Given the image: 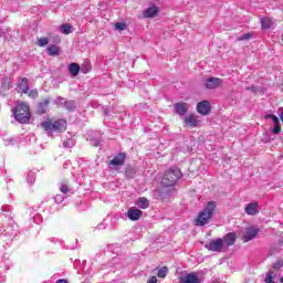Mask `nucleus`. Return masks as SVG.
I'll return each instance as SVG.
<instances>
[{
  "mask_svg": "<svg viewBox=\"0 0 283 283\" xmlns=\"http://www.w3.org/2000/svg\"><path fill=\"white\" fill-rule=\"evenodd\" d=\"M235 240H238L235 233L229 232L223 238H219L213 241V251H217L218 253H227V251H229V247H233L235 244Z\"/></svg>",
  "mask_w": 283,
  "mask_h": 283,
  "instance_id": "obj_1",
  "label": "nucleus"
},
{
  "mask_svg": "<svg viewBox=\"0 0 283 283\" xmlns=\"http://www.w3.org/2000/svg\"><path fill=\"white\" fill-rule=\"evenodd\" d=\"M211 216H213V201L208 202L207 207L199 212L197 218L193 220L195 227H205V224H209Z\"/></svg>",
  "mask_w": 283,
  "mask_h": 283,
  "instance_id": "obj_2",
  "label": "nucleus"
},
{
  "mask_svg": "<svg viewBox=\"0 0 283 283\" xmlns=\"http://www.w3.org/2000/svg\"><path fill=\"white\" fill-rule=\"evenodd\" d=\"M182 178V172L178 168H170L161 179L163 187H174Z\"/></svg>",
  "mask_w": 283,
  "mask_h": 283,
  "instance_id": "obj_3",
  "label": "nucleus"
},
{
  "mask_svg": "<svg viewBox=\"0 0 283 283\" xmlns=\"http://www.w3.org/2000/svg\"><path fill=\"white\" fill-rule=\"evenodd\" d=\"M13 116L18 123H30V106L25 103L18 104Z\"/></svg>",
  "mask_w": 283,
  "mask_h": 283,
  "instance_id": "obj_4",
  "label": "nucleus"
},
{
  "mask_svg": "<svg viewBox=\"0 0 283 283\" xmlns=\"http://www.w3.org/2000/svg\"><path fill=\"white\" fill-rule=\"evenodd\" d=\"M179 283H202V279L196 272L188 273L179 279Z\"/></svg>",
  "mask_w": 283,
  "mask_h": 283,
  "instance_id": "obj_5",
  "label": "nucleus"
},
{
  "mask_svg": "<svg viewBox=\"0 0 283 283\" xmlns=\"http://www.w3.org/2000/svg\"><path fill=\"white\" fill-rule=\"evenodd\" d=\"M260 203L258 201L248 203L247 207L244 208V211L247 216H258L260 212Z\"/></svg>",
  "mask_w": 283,
  "mask_h": 283,
  "instance_id": "obj_6",
  "label": "nucleus"
},
{
  "mask_svg": "<svg viewBox=\"0 0 283 283\" xmlns=\"http://www.w3.org/2000/svg\"><path fill=\"white\" fill-rule=\"evenodd\" d=\"M197 112L198 114H202L207 116L209 112H211V104L208 101H202L197 104Z\"/></svg>",
  "mask_w": 283,
  "mask_h": 283,
  "instance_id": "obj_7",
  "label": "nucleus"
},
{
  "mask_svg": "<svg viewBox=\"0 0 283 283\" xmlns=\"http://www.w3.org/2000/svg\"><path fill=\"white\" fill-rule=\"evenodd\" d=\"M125 158H127V155L125 153H119L109 161V165L113 167H123V165H125Z\"/></svg>",
  "mask_w": 283,
  "mask_h": 283,
  "instance_id": "obj_8",
  "label": "nucleus"
},
{
  "mask_svg": "<svg viewBox=\"0 0 283 283\" xmlns=\"http://www.w3.org/2000/svg\"><path fill=\"white\" fill-rule=\"evenodd\" d=\"M259 233V230L255 228H248L243 234L244 242H251L253 238H256Z\"/></svg>",
  "mask_w": 283,
  "mask_h": 283,
  "instance_id": "obj_9",
  "label": "nucleus"
},
{
  "mask_svg": "<svg viewBox=\"0 0 283 283\" xmlns=\"http://www.w3.org/2000/svg\"><path fill=\"white\" fill-rule=\"evenodd\" d=\"M140 216H143V211L140 209L130 208L127 211V217L129 218V220H133V221L140 220Z\"/></svg>",
  "mask_w": 283,
  "mask_h": 283,
  "instance_id": "obj_10",
  "label": "nucleus"
},
{
  "mask_svg": "<svg viewBox=\"0 0 283 283\" xmlns=\"http://www.w3.org/2000/svg\"><path fill=\"white\" fill-rule=\"evenodd\" d=\"M67 127V122L64 119H59L53 123V132H65Z\"/></svg>",
  "mask_w": 283,
  "mask_h": 283,
  "instance_id": "obj_11",
  "label": "nucleus"
},
{
  "mask_svg": "<svg viewBox=\"0 0 283 283\" xmlns=\"http://www.w3.org/2000/svg\"><path fill=\"white\" fill-rule=\"evenodd\" d=\"M198 123H200V120H198L195 115H188L185 117V125L187 127H198Z\"/></svg>",
  "mask_w": 283,
  "mask_h": 283,
  "instance_id": "obj_12",
  "label": "nucleus"
},
{
  "mask_svg": "<svg viewBox=\"0 0 283 283\" xmlns=\"http://www.w3.org/2000/svg\"><path fill=\"white\" fill-rule=\"evenodd\" d=\"M69 72L72 76H78V73L81 72V65L77 63H71L69 65Z\"/></svg>",
  "mask_w": 283,
  "mask_h": 283,
  "instance_id": "obj_13",
  "label": "nucleus"
},
{
  "mask_svg": "<svg viewBox=\"0 0 283 283\" xmlns=\"http://www.w3.org/2000/svg\"><path fill=\"white\" fill-rule=\"evenodd\" d=\"M49 105H50V99H44L42 103H40L36 108L38 114H45V112H48Z\"/></svg>",
  "mask_w": 283,
  "mask_h": 283,
  "instance_id": "obj_14",
  "label": "nucleus"
},
{
  "mask_svg": "<svg viewBox=\"0 0 283 283\" xmlns=\"http://www.w3.org/2000/svg\"><path fill=\"white\" fill-rule=\"evenodd\" d=\"M261 25L263 30H270V28H273V20L271 18H262Z\"/></svg>",
  "mask_w": 283,
  "mask_h": 283,
  "instance_id": "obj_15",
  "label": "nucleus"
},
{
  "mask_svg": "<svg viewBox=\"0 0 283 283\" xmlns=\"http://www.w3.org/2000/svg\"><path fill=\"white\" fill-rule=\"evenodd\" d=\"M80 72H82V74H88V72H92V63L84 61L80 66Z\"/></svg>",
  "mask_w": 283,
  "mask_h": 283,
  "instance_id": "obj_16",
  "label": "nucleus"
},
{
  "mask_svg": "<svg viewBox=\"0 0 283 283\" xmlns=\"http://www.w3.org/2000/svg\"><path fill=\"white\" fill-rule=\"evenodd\" d=\"M19 88H20V91L23 92L24 94H28V92H30V86L28 85V78L23 77V78L20 81Z\"/></svg>",
  "mask_w": 283,
  "mask_h": 283,
  "instance_id": "obj_17",
  "label": "nucleus"
},
{
  "mask_svg": "<svg viewBox=\"0 0 283 283\" xmlns=\"http://www.w3.org/2000/svg\"><path fill=\"white\" fill-rule=\"evenodd\" d=\"M175 109H176L177 114L185 115V114H187V104L177 103L175 105Z\"/></svg>",
  "mask_w": 283,
  "mask_h": 283,
  "instance_id": "obj_18",
  "label": "nucleus"
},
{
  "mask_svg": "<svg viewBox=\"0 0 283 283\" xmlns=\"http://www.w3.org/2000/svg\"><path fill=\"white\" fill-rule=\"evenodd\" d=\"M136 205L139 207V209H148L149 200H147L145 197H142L136 201Z\"/></svg>",
  "mask_w": 283,
  "mask_h": 283,
  "instance_id": "obj_19",
  "label": "nucleus"
},
{
  "mask_svg": "<svg viewBox=\"0 0 283 283\" xmlns=\"http://www.w3.org/2000/svg\"><path fill=\"white\" fill-rule=\"evenodd\" d=\"M156 14H158L157 7H150L144 12V17H146V18L156 17Z\"/></svg>",
  "mask_w": 283,
  "mask_h": 283,
  "instance_id": "obj_20",
  "label": "nucleus"
},
{
  "mask_svg": "<svg viewBox=\"0 0 283 283\" xmlns=\"http://www.w3.org/2000/svg\"><path fill=\"white\" fill-rule=\"evenodd\" d=\"M59 52H61V49L54 44L48 48L49 56H59Z\"/></svg>",
  "mask_w": 283,
  "mask_h": 283,
  "instance_id": "obj_21",
  "label": "nucleus"
},
{
  "mask_svg": "<svg viewBox=\"0 0 283 283\" xmlns=\"http://www.w3.org/2000/svg\"><path fill=\"white\" fill-rule=\"evenodd\" d=\"M41 127H43L45 132H54V124H52V122H44L41 124Z\"/></svg>",
  "mask_w": 283,
  "mask_h": 283,
  "instance_id": "obj_22",
  "label": "nucleus"
},
{
  "mask_svg": "<svg viewBox=\"0 0 283 283\" xmlns=\"http://www.w3.org/2000/svg\"><path fill=\"white\" fill-rule=\"evenodd\" d=\"M60 191H61V193H69L70 192V186L67 185V181H62L61 182Z\"/></svg>",
  "mask_w": 283,
  "mask_h": 283,
  "instance_id": "obj_23",
  "label": "nucleus"
},
{
  "mask_svg": "<svg viewBox=\"0 0 283 283\" xmlns=\"http://www.w3.org/2000/svg\"><path fill=\"white\" fill-rule=\"evenodd\" d=\"M62 34H72V25L63 24L61 25Z\"/></svg>",
  "mask_w": 283,
  "mask_h": 283,
  "instance_id": "obj_24",
  "label": "nucleus"
},
{
  "mask_svg": "<svg viewBox=\"0 0 283 283\" xmlns=\"http://www.w3.org/2000/svg\"><path fill=\"white\" fill-rule=\"evenodd\" d=\"M275 272H273V271H270V272H268L266 273V276H265V283H275L274 281H273V279L275 277Z\"/></svg>",
  "mask_w": 283,
  "mask_h": 283,
  "instance_id": "obj_25",
  "label": "nucleus"
},
{
  "mask_svg": "<svg viewBox=\"0 0 283 283\" xmlns=\"http://www.w3.org/2000/svg\"><path fill=\"white\" fill-rule=\"evenodd\" d=\"M65 108L69 109V112H72L76 109V103L74 101L65 102Z\"/></svg>",
  "mask_w": 283,
  "mask_h": 283,
  "instance_id": "obj_26",
  "label": "nucleus"
},
{
  "mask_svg": "<svg viewBox=\"0 0 283 283\" xmlns=\"http://www.w3.org/2000/svg\"><path fill=\"white\" fill-rule=\"evenodd\" d=\"M167 273H169V269H167V266H164L158 271L157 277H167Z\"/></svg>",
  "mask_w": 283,
  "mask_h": 283,
  "instance_id": "obj_27",
  "label": "nucleus"
},
{
  "mask_svg": "<svg viewBox=\"0 0 283 283\" xmlns=\"http://www.w3.org/2000/svg\"><path fill=\"white\" fill-rule=\"evenodd\" d=\"M126 177L127 178H135L136 177V169L135 168H127L126 169Z\"/></svg>",
  "mask_w": 283,
  "mask_h": 283,
  "instance_id": "obj_28",
  "label": "nucleus"
},
{
  "mask_svg": "<svg viewBox=\"0 0 283 283\" xmlns=\"http://www.w3.org/2000/svg\"><path fill=\"white\" fill-rule=\"evenodd\" d=\"M48 43H50V40H48V38H40L38 40L39 48H45V45H48Z\"/></svg>",
  "mask_w": 283,
  "mask_h": 283,
  "instance_id": "obj_29",
  "label": "nucleus"
},
{
  "mask_svg": "<svg viewBox=\"0 0 283 283\" xmlns=\"http://www.w3.org/2000/svg\"><path fill=\"white\" fill-rule=\"evenodd\" d=\"M207 90H213V77H209L205 84Z\"/></svg>",
  "mask_w": 283,
  "mask_h": 283,
  "instance_id": "obj_30",
  "label": "nucleus"
},
{
  "mask_svg": "<svg viewBox=\"0 0 283 283\" xmlns=\"http://www.w3.org/2000/svg\"><path fill=\"white\" fill-rule=\"evenodd\" d=\"M125 28H127V24H125L124 22L115 23V30L123 31V30H125Z\"/></svg>",
  "mask_w": 283,
  "mask_h": 283,
  "instance_id": "obj_31",
  "label": "nucleus"
},
{
  "mask_svg": "<svg viewBox=\"0 0 283 283\" xmlns=\"http://www.w3.org/2000/svg\"><path fill=\"white\" fill-rule=\"evenodd\" d=\"M221 85H222V80L214 77L213 78V87H221Z\"/></svg>",
  "mask_w": 283,
  "mask_h": 283,
  "instance_id": "obj_32",
  "label": "nucleus"
},
{
  "mask_svg": "<svg viewBox=\"0 0 283 283\" xmlns=\"http://www.w3.org/2000/svg\"><path fill=\"white\" fill-rule=\"evenodd\" d=\"M273 134H280L282 132V126H280V122L277 124H274Z\"/></svg>",
  "mask_w": 283,
  "mask_h": 283,
  "instance_id": "obj_33",
  "label": "nucleus"
},
{
  "mask_svg": "<svg viewBox=\"0 0 283 283\" xmlns=\"http://www.w3.org/2000/svg\"><path fill=\"white\" fill-rule=\"evenodd\" d=\"M282 266H283V262L280 261V260H277V261L274 262V264H273V269H275L276 271H277L279 269H282Z\"/></svg>",
  "mask_w": 283,
  "mask_h": 283,
  "instance_id": "obj_34",
  "label": "nucleus"
},
{
  "mask_svg": "<svg viewBox=\"0 0 283 283\" xmlns=\"http://www.w3.org/2000/svg\"><path fill=\"white\" fill-rule=\"evenodd\" d=\"M29 96L30 98H36V96H39V91L36 90L30 91Z\"/></svg>",
  "mask_w": 283,
  "mask_h": 283,
  "instance_id": "obj_35",
  "label": "nucleus"
},
{
  "mask_svg": "<svg viewBox=\"0 0 283 283\" xmlns=\"http://www.w3.org/2000/svg\"><path fill=\"white\" fill-rule=\"evenodd\" d=\"M55 103H56V105H65V103H67V102L63 97H57Z\"/></svg>",
  "mask_w": 283,
  "mask_h": 283,
  "instance_id": "obj_36",
  "label": "nucleus"
},
{
  "mask_svg": "<svg viewBox=\"0 0 283 283\" xmlns=\"http://www.w3.org/2000/svg\"><path fill=\"white\" fill-rule=\"evenodd\" d=\"M54 200L57 205H61V202H63L64 198L62 197V195H56L54 197Z\"/></svg>",
  "mask_w": 283,
  "mask_h": 283,
  "instance_id": "obj_37",
  "label": "nucleus"
},
{
  "mask_svg": "<svg viewBox=\"0 0 283 283\" xmlns=\"http://www.w3.org/2000/svg\"><path fill=\"white\" fill-rule=\"evenodd\" d=\"M249 39H251V33H245L241 35L240 41H249Z\"/></svg>",
  "mask_w": 283,
  "mask_h": 283,
  "instance_id": "obj_38",
  "label": "nucleus"
},
{
  "mask_svg": "<svg viewBox=\"0 0 283 283\" xmlns=\"http://www.w3.org/2000/svg\"><path fill=\"white\" fill-rule=\"evenodd\" d=\"M206 249H208V251H213V241H210L208 244H206Z\"/></svg>",
  "mask_w": 283,
  "mask_h": 283,
  "instance_id": "obj_39",
  "label": "nucleus"
},
{
  "mask_svg": "<svg viewBox=\"0 0 283 283\" xmlns=\"http://www.w3.org/2000/svg\"><path fill=\"white\" fill-rule=\"evenodd\" d=\"M147 283H158V279L156 276H151L148 279Z\"/></svg>",
  "mask_w": 283,
  "mask_h": 283,
  "instance_id": "obj_40",
  "label": "nucleus"
},
{
  "mask_svg": "<svg viewBox=\"0 0 283 283\" xmlns=\"http://www.w3.org/2000/svg\"><path fill=\"white\" fill-rule=\"evenodd\" d=\"M271 119L274 123V125L280 123V118H277V116H275V115L271 116Z\"/></svg>",
  "mask_w": 283,
  "mask_h": 283,
  "instance_id": "obj_41",
  "label": "nucleus"
},
{
  "mask_svg": "<svg viewBox=\"0 0 283 283\" xmlns=\"http://www.w3.org/2000/svg\"><path fill=\"white\" fill-rule=\"evenodd\" d=\"M64 147H72V142L71 140H66L63 143Z\"/></svg>",
  "mask_w": 283,
  "mask_h": 283,
  "instance_id": "obj_42",
  "label": "nucleus"
},
{
  "mask_svg": "<svg viewBox=\"0 0 283 283\" xmlns=\"http://www.w3.org/2000/svg\"><path fill=\"white\" fill-rule=\"evenodd\" d=\"M98 145H101V142H98V140H93V146H94V147H98Z\"/></svg>",
  "mask_w": 283,
  "mask_h": 283,
  "instance_id": "obj_43",
  "label": "nucleus"
},
{
  "mask_svg": "<svg viewBox=\"0 0 283 283\" xmlns=\"http://www.w3.org/2000/svg\"><path fill=\"white\" fill-rule=\"evenodd\" d=\"M271 116H273L272 114H268L264 116V118L268 120L269 118H271Z\"/></svg>",
  "mask_w": 283,
  "mask_h": 283,
  "instance_id": "obj_44",
  "label": "nucleus"
},
{
  "mask_svg": "<svg viewBox=\"0 0 283 283\" xmlns=\"http://www.w3.org/2000/svg\"><path fill=\"white\" fill-rule=\"evenodd\" d=\"M218 282H220V281H217L216 283H218Z\"/></svg>",
  "mask_w": 283,
  "mask_h": 283,
  "instance_id": "obj_45",
  "label": "nucleus"
}]
</instances>
